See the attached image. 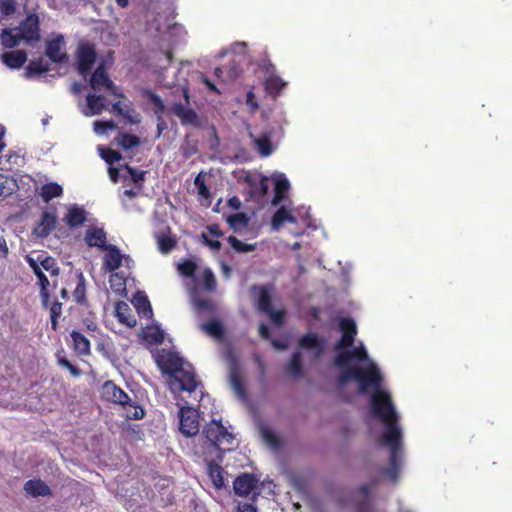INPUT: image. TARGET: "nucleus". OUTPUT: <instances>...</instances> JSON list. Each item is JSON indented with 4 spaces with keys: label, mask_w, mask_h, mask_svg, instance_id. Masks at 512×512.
Instances as JSON below:
<instances>
[{
    "label": "nucleus",
    "mask_w": 512,
    "mask_h": 512,
    "mask_svg": "<svg viewBox=\"0 0 512 512\" xmlns=\"http://www.w3.org/2000/svg\"><path fill=\"white\" fill-rule=\"evenodd\" d=\"M355 372V381L358 383V390L361 394L366 393L370 387L375 389L371 397V409L373 414L385 424V429L378 439V444L390 450L389 465L382 469V474L388 477L390 481L396 482L401 466L403 434L391 396L388 392L380 389L383 377L376 365L371 364L366 368L357 367Z\"/></svg>",
    "instance_id": "1"
},
{
    "label": "nucleus",
    "mask_w": 512,
    "mask_h": 512,
    "mask_svg": "<svg viewBox=\"0 0 512 512\" xmlns=\"http://www.w3.org/2000/svg\"><path fill=\"white\" fill-rule=\"evenodd\" d=\"M205 438L210 445L219 451L218 458L222 460L225 451L232 450L235 445L234 435L227 430L221 420H212L203 430Z\"/></svg>",
    "instance_id": "2"
},
{
    "label": "nucleus",
    "mask_w": 512,
    "mask_h": 512,
    "mask_svg": "<svg viewBox=\"0 0 512 512\" xmlns=\"http://www.w3.org/2000/svg\"><path fill=\"white\" fill-rule=\"evenodd\" d=\"M95 46L88 41L80 42L76 50L77 70L80 75L86 76L96 61Z\"/></svg>",
    "instance_id": "3"
},
{
    "label": "nucleus",
    "mask_w": 512,
    "mask_h": 512,
    "mask_svg": "<svg viewBox=\"0 0 512 512\" xmlns=\"http://www.w3.org/2000/svg\"><path fill=\"white\" fill-rule=\"evenodd\" d=\"M199 413L196 409L184 406L179 409L180 432L187 436H195L199 432Z\"/></svg>",
    "instance_id": "4"
},
{
    "label": "nucleus",
    "mask_w": 512,
    "mask_h": 512,
    "mask_svg": "<svg viewBox=\"0 0 512 512\" xmlns=\"http://www.w3.org/2000/svg\"><path fill=\"white\" fill-rule=\"evenodd\" d=\"M157 364L164 374L174 376L184 366L183 359L176 352H163L157 358Z\"/></svg>",
    "instance_id": "5"
},
{
    "label": "nucleus",
    "mask_w": 512,
    "mask_h": 512,
    "mask_svg": "<svg viewBox=\"0 0 512 512\" xmlns=\"http://www.w3.org/2000/svg\"><path fill=\"white\" fill-rule=\"evenodd\" d=\"M101 398L107 402L122 405L127 404L130 396L113 381L104 382L100 389Z\"/></svg>",
    "instance_id": "6"
},
{
    "label": "nucleus",
    "mask_w": 512,
    "mask_h": 512,
    "mask_svg": "<svg viewBox=\"0 0 512 512\" xmlns=\"http://www.w3.org/2000/svg\"><path fill=\"white\" fill-rule=\"evenodd\" d=\"M40 22L39 17L35 13H31L21 21L18 31L25 41H38L40 39Z\"/></svg>",
    "instance_id": "7"
},
{
    "label": "nucleus",
    "mask_w": 512,
    "mask_h": 512,
    "mask_svg": "<svg viewBox=\"0 0 512 512\" xmlns=\"http://www.w3.org/2000/svg\"><path fill=\"white\" fill-rule=\"evenodd\" d=\"M340 330L342 331V335L338 343L336 344V349L349 348L353 345L355 336L357 334L356 323L352 318H341L339 322Z\"/></svg>",
    "instance_id": "8"
},
{
    "label": "nucleus",
    "mask_w": 512,
    "mask_h": 512,
    "mask_svg": "<svg viewBox=\"0 0 512 512\" xmlns=\"http://www.w3.org/2000/svg\"><path fill=\"white\" fill-rule=\"evenodd\" d=\"M89 83L93 90L106 88L112 94L117 95L116 86L107 74L103 63H101L92 73Z\"/></svg>",
    "instance_id": "9"
},
{
    "label": "nucleus",
    "mask_w": 512,
    "mask_h": 512,
    "mask_svg": "<svg viewBox=\"0 0 512 512\" xmlns=\"http://www.w3.org/2000/svg\"><path fill=\"white\" fill-rule=\"evenodd\" d=\"M173 377L179 383V388L182 391L196 392L197 388L201 385L191 367L185 368L183 366L181 371H178Z\"/></svg>",
    "instance_id": "10"
},
{
    "label": "nucleus",
    "mask_w": 512,
    "mask_h": 512,
    "mask_svg": "<svg viewBox=\"0 0 512 512\" xmlns=\"http://www.w3.org/2000/svg\"><path fill=\"white\" fill-rule=\"evenodd\" d=\"M351 359H356L359 362L368 360V354L364 346L355 347L352 350H345L337 353L334 358V365L338 368H344L349 365Z\"/></svg>",
    "instance_id": "11"
},
{
    "label": "nucleus",
    "mask_w": 512,
    "mask_h": 512,
    "mask_svg": "<svg viewBox=\"0 0 512 512\" xmlns=\"http://www.w3.org/2000/svg\"><path fill=\"white\" fill-rule=\"evenodd\" d=\"M103 251H107L103 259V265L107 271L114 272L122 266V261H131L129 255H123L115 245H108Z\"/></svg>",
    "instance_id": "12"
},
{
    "label": "nucleus",
    "mask_w": 512,
    "mask_h": 512,
    "mask_svg": "<svg viewBox=\"0 0 512 512\" xmlns=\"http://www.w3.org/2000/svg\"><path fill=\"white\" fill-rule=\"evenodd\" d=\"M258 478L252 473H242L233 482V489L238 496H248L257 486Z\"/></svg>",
    "instance_id": "13"
},
{
    "label": "nucleus",
    "mask_w": 512,
    "mask_h": 512,
    "mask_svg": "<svg viewBox=\"0 0 512 512\" xmlns=\"http://www.w3.org/2000/svg\"><path fill=\"white\" fill-rule=\"evenodd\" d=\"M171 111L180 119L182 125L201 126L198 114L192 108L185 107L181 102L174 103Z\"/></svg>",
    "instance_id": "14"
},
{
    "label": "nucleus",
    "mask_w": 512,
    "mask_h": 512,
    "mask_svg": "<svg viewBox=\"0 0 512 512\" xmlns=\"http://www.w3.org/2000/svg\"><path fill=\"white\" fill-rule=\"evenodd\" d=\"M84 241L88 247H96L100 250H104L109 245L106 232L98 227H89L85 232Z\"/></svg>",
    "instance_id": "15"
},
{
    "label": "nucleus",
    "mask_w": 512,
    "mask_h": 512,
    "mask_svg": "<svg viewBox=\"0 0 512 512\" xmlns=\"http://www.w3.org/2000/svg\"><path fill=\"white\" fill-rule=\"evenodd\" d=\"M30 268L33 270V273L38 278L39 285H40V295L42 298L43 305L47 306L49 301V290L48 287L50 285V282L46 275L43 273L41 267L37 265V261H34L33 257L27 256L26 258Z\"/></svg>",
    "instance_id": "16"
},
{
    "label": "nucleus",
    "mask_w": 512,
    "mask_h": 512,
    "mask_svg": "<svg viewBox=\"0 0 512 512\" xmlns=\"http://www.w3.org/2000/svg\"><path fill=\"white\" fill-rule=\"evenodd\" d=\"M64 44V37L62 35H58L47 43L46 55L51 61L62 63L67 59V54L63 52Z\"/></svg>",
    "instance_id": "17"
},
{
    "label": "nucleus",
    "mask_w": 512,
    "mask_h": 512,
    "mask_svg": "<svg viewBox=\"0 0 512 512\" xmlns=\"http://www.w3.org/2000/svg\"><path fill=\"white\" fill-rule=\"evenodd\" d=\"M56 222L57 218L54 213L43 212L40 222L34 228V234L41 238L47 237L54 230Z\"/></svg>",
    "instance_id": "18"
},
{
    "label": "nucleus",
    "mask_w": 512,
    "mask_h": 512,
    "mask_svg": "<svg viewBox=\"0 0 512 512\" xmlns=\"http://www.w3.org/2000/svg\"><path fill=\"white\" fill-rule=\"evenodd\" d=\"M87 219V213L84 208L73 205L68 208L67 213L64 216L63 221L70 228H77L85 223Z\"/></svg>",
    "instance_id": "19"
},
{
    "label": "nucleus",
    "mask_w": 512,
    "mask_h": 512,
    "mask_svg": "<svg viewBox=\"0 0 512 512\" xmlns=\"http://www.w3.org/2000/svg\"><path fill=\"white\" fill-rule=\"evenodd\" d=\"M1 59L7 67L18 69L27 61V53L24 50L4 52L1 55Z\"/></svg>",
    "instance_id": "20"
},
{
    "label": "nucleus",
    "mask_w": 512,
    "mask_h": 512,
    "mask_svg": "<svg viewBox=\"0 0 512 512\" xmlns=\"http://www.w3.org/2000/svg\"><path fill=\"white\" fill-rule=\"evenodd\" d=\"M298 345L300 348L315 350L316 357H319L324 350L323 342L318 338V336L314 333H307L303 335L299 341Z\"/></svg>",
    "instance_id": "21"
},
{
    "label": "nucleus",
    "mask_w": 512,
    "mask_h": 512,
    "mask_svg": "<svg viewBox=\"0 0 512 512\" xmlns=\"http://www.w3.org/2000/svg\"><path fill=\"white\" fill-rule=\"evenodd\" d=\"M115 315L120 323L129 328H133L137 323L135 317L131 314L130 306L124 301L117 302Z\"/></svg>",
    "instance_id": "22"
},
{
    "label": "nucleus",
    "mask_w": 512,
    "mask_h": 512,
    "mask_svg": "<svg viewBox=\"0 0 512 512\" xmlns=\"http://www.w3.org/2000/svg\"><path fill=\"white\" fill-rule=\"evenodd\" d=\"M24 490L32 497L48 496L51 494L50 487L41 479L28 480L24 484Z\"/></svg>",
    "instance_id": "23"
},
{
    "label": "nucleus",
    "mask_w": 512,
    "mask_h": 512,
    "mask_svg": "<svg viewBox=\"0 0 512 512\" xmlns=\"http://www.w3.org/2000/svg\"><path fill=\"white\" fill-rule=\"evenodd\" d=\"M132 303L140 316L148 319L152 318L153 310L151 303L144 293L137 292L133 298Z\"/></svg>",
    "instance_id": "24"
},
{
    "label": "nucleus",
    "mask_w": 512,
    "mask_h": 512,
    "mask_svg": "<svg viewBox=\"0 0 512 512\" xmlns=\"http://www.w3.org/2000/svg\"><path fill=\"white\" fill-rule=\"evenodd\" d=\"M73 350L79 356H86L91 353L90 341L82 333L73 330L71 332Z\"/></svg>",
    "instance_id": "25"
},
{
    "label": "nucleus",
    "mask_w": 512,
    "mask_h": 512,
    "mask_svg": "<svg viewBox=\"0 0 512 512\" xmlns=\"http://www.w3.org/2000/svg\"><path fill=\"white\" fill-rule=\"evenodd\" d=\"M34 261H37V265L49 272L51 276H58L60 273V268L52 256L48 255L47 252L43 251L37 255V258H34Z\"/></svg>",
    "instance_id": "26"
},
{
    "label": "nucleus",
    "mask_w": 512,
    "mask_h": 512,
    "mask_svg": "<svg viewBox=\"0 0 512 512\" xmlns=\"http://www.w3.org/2000/svg\"><path fill=\"white\" fill-rule=\"evenodd\" d=\"M0 40L3 47L11 49L24 40L22 35L19 33L18 28H5L0 34Z\"/></svg>",
    "instance_id": "27"
},
{
    "label": "nucleus",
    "mask_w": 512,
    "mask_h": 512,
    "mask_svg": "<svg viewBox=\"0 0 512 512\" xmlns=\"http://www.w3.org/2000/svg\"><path fill=\"white\" fill-rule=\"evenodd\" d=\"M246 181L250 186L249 195L251 198L261 199L267 195L269 190V180L267 177L262 176L258 183L250 178H246Z\"/></svg>",
    "instance_id": "28"
},
{
    "label": "nucleus",
    "mask_w": 512,
    "mask_h": 512,
    "mask_svg": "<svg viewBox=\"0 0 512 512\" xmlns=\"http://www.w3.org/2000/svg\"><path fill=\"white\" fill-rule=\"evenodd\" d=\"M285 371L293 378H300L303 376L304 370L302 364V354L300 351H296L291 355L290 361L285 367Z\"/></svg>",
    "instance_id": "29"
},
{
    "label": "nucleus",
    "mask_w": 512,
    "mask_h": 512,
    "mask_svg": "<svg viewBox=\"0 0 512 512\" xmlns=\"http://www.w3.org/2000/svg\"><path fill=\"white\" fill-rule=\"evenodd\" d=\"M121 406L124 410L125 417L129 420H140L145 415L143 407L131 397L127 401V404H122Z\"/></svg>",
    "instance_id": "30"
},
{
    "label": "nucleus",
    "mask_w": 512,
    "mask_h": 512,
    "mask_svg": "<svg viewBox=\"0 0 512 512\" xmlns=\"http://www.w3.org/2000/svg\"><path fill=\"white\" fill-rule=\"evenodd\" d=\"M207 470L213 485L218 489L223 488L225 486L223 468L212 460L207 463Z\"/></svg>",
    "instance_id": "31"
},
{
    "label": "nucleus",
    "mask_w": 512,
    "mask_h": 512,
    "mask_svg": "<svg viewBox=\"0 0 512 512\" xmlns=\"http://www.w3.org/2000/svg\"><path fill=\"white\" fill-rule=\"evenodd\" d=\"M285 222L296 223V218L282 206L274 213L271 226L274 230H278Z\"/></svg>",
    "instance_id": "32"
},
{
    "label": "nucleus",
    "mask_w": 512,
    "mask_h": 512,
    "mask_svg": "<svg viewBox=\"0 0 512 512\" xmlns=\"http://www.w3.org/2000/svg\"><path fill=\"white\" fill-rule=\"evenodd\" d=\"M287 83L279 76L272 75L265 81V90L273 98L279 96L281 91L286 87Z\"/></svg>",
    "instance_id": "33"
},
{
    "label": "nucleus",
    "mask_w": 512,
    "mask_h": 512,
    "mask_svg": "<svg viewBox=\"0 0 512 512\" xmlns=\"http://www.w3.org/2000/svg\"><path fill=\"white\" fill-rule=\"evenodd\" d=\"M63 194V188L56 182L44 184L41 187L40 196L44 202H49L53 198L60 197Z\"/></svg>",
    "instance_id": "34"
},
{
    "label": "nucleus",
    "mask_w": 512,
    "mask_h": 512,
    "mask_svg": "<svg viewBox=\"0 0 512 512\" xmlns=\"http://www.w3.org/2000/svg\"><path fill=\"white\" fill-rule=\"evenodd\" d=\"M370 489H371V486L367 485V484L361 485L358 488V492L364 499L357 502L355 512H372L373 511L371 500H370V495H369Z\"/></svg>",
    "instance_id": "35"
},
{
    "label": "nucleus",
    "mask_w": 512,
    "mask_h": 512,
    "mask_svg": "<svg viewBox=\"0 0 512 512\" xmlns=\"http://www.w3.org/2000/svg\"><path fill=\"white\" fill-rule=\"evenodd\" d=\"M259 293L257 298V308L259 311L265 313L270 311L272 307V298L270 291L267 287L261 286L259 287Z\"/></svg>",
    "instance_id": "36"
},
{
    "label": "nucleus",
    "mask_w": 512,
    "mask_h": 512,
    "mask_svg": "<svg viewBox=\"0 0 512 512\" xmlns=\"http://www.w3.org/2000/svg\"><path fill=\"white\" fill-rule=\"evenodd\" d=\"M289 181L286 178H278L275 181L274 197L272 200L273 205H278L285 197L289 189Z\"/></svg>",
    "instance_id": "37"
},
{
    "label": "nucleus",
    "mask_w": 512,
    "mask_h": 512,
    "mask_svg": "<svg viewBox=\"0 0 512 512\" xmlns=\"http://www.w3.org/2000/svg\"><path fill=\"white\" fill-rule=\"evenodd\" d=\"M155 238L158 249L163 254L169 253L176 246V240L168 234L158 233L155 235Z\"/></svg>",
    "instance_id": "38"
},
{
    "label": "nucleus",
    "mask_w": 512,
    "mask_h": 512,
    "mask_svg": "<svg viewBox=\"0 0 512 512\" xmlns=\"http://www.w3.org/2000/svg\"><path fill=\"white\" fill-rule=\"evenodd\" d=\"M202 329L216 339L224 337V327L218 320H210L202 325Z\"/></svg>",
    "instance_id": "39"
},
{
    "label": "nucleus",
    "mask_w": 512,
    "mask_h": 512,
    "mask_svg": "<svg viewBox=\"0 0 512 512\" xmlns=\"http://www.w3.org/2000/svg\"><path fill=\"white\" fill-rule=\"evenodd\" d=\"M87 105L92 115L101 114L105 108L104 97L102 95L88 94Z\"/></svg>",
    "instance_id": "40"
},
{
    "label": "nucleus",
    "mask_w": 512,
    "mask_h": 512,
    "mask_svg": "<svg viewBox=\"0 0 512 512\" xmlns=\"http://www.w3.org/2000/svg\"><path fill=\"white\" fill-rule=\"evenodd\" d=\"M227 241L230 246L238 253H248L256 250V244L244 243L233 235L229 236Z\"/></svg>",
    "instance_id": "41"
},
{
    "label": "nucleus",
    "mask_w": 512,
    "mask_h": 512,
    "mask_svg": "<svg viewBox=\"0 0 512 512\" xmlns=\"http://www.w3.org/2000/svg\"><path fill=\"white\" fill-rule=\"evenodd\" d=\"M230 384L239 397H245L246 390L241 379V376L236 369H233L230 372Z\"/></svg>",
    "instance_id": "42"
},
{
    "label": "nucleus",
    "mask_w": 512,
    "mask_h": 512,
    "mask_svg": "<svg viewBox=\"0 0 512 512\" xmlns=\"http://www.w3.org/2000/svg\"><path fill=\"white\" fill-rule=\"evenodd\" d=\"M62 351H59L57 354H56V357H57V363L59 366L63 367V368H66L69 370V372L71 373L72 376L74 377H79L81 374H82V370L72 364L65 356H63L62 354Z\"/></svg>",
    "instance_id": "43"
},
{
    "label": "nucleus",
    "mask_w": 512,
    "mask_h": 512,
    "mask_svg": "<svg viewBox=\"0 0 512 512\" xmlns=\"http://www.w3.org/2000/svg\"><path fill=\"white\" fill-rule=\"evenodd\" d=\"M255 144L262 156H269L272 153L271 140L267 134H263L255 140Z\"/></svg>",
    "instance_id": "44"
},
{
    "label": "nucleus",
    "mask_w": 512,
    "mask_h": 512,
    "mask_svg": "<svg viewBox=\"0 0 512 512\" xmlns=\"http://www.w3.org/2000/svg\"><path fill=\"white\" fill-rule=\"evenodd\" d=\"M118 142L124 150H129L135 146H138L140 144V139L139 137L132 134L121 133L118 136Z\"/></svg>",
    "instance_id": "45"
},
{
    "label": "nucleus",
    "mask_w": 512,
    "mask_h": 512,
    "mask_svg": "<svg viewBox=\"0 0 512 512\" xmlns=\"http://www.w3.org/2000/svg\"><path fill=\"white\" fill-rule=\"evenodd\" d=\"M27 71L30 75H40L49 71L48 65L43 59L32 60L27 66Z\"/></svg>",
    "instance_id": "46"
},
{
    "label": "nucleus",
    "mask_w": 512,
    "mask_h": 512,
    "mask_svg": "<svg viewBox=\"0 0 512 512\" xmlns=\"http://www.w3.org/2000/svg\"><path fill=\"white\" fill-rule=\"evenodd\" d=\"M62 314V304L58 301H54L50 307V322L51 329L53 331H57L58 329V319Z\"/></svg>",
    "instance_id": "47"
},
{
    "label": "nucleus",
    "mask_w": 512,
    "mask_h": 512,
    "mask_svg": "<svg viewBox=\"0 0 512 512\" xmlns=\"http://www.w3.org/2000/svg\"><path fill=\"white\" fill-rule=\"evenodd\" d=\"M357 367H344V370L337 377V384L344 386L351 380L355 381Z\"/></svg>",
    "instance_id": "48"
},
{
    "label": "nucleus",
    "mask_w": 512,
    "mask_h": 512,
    "mask_svg": "<svg viewBox=\"0 0 512 512\" xmlns=\"http://www.w3.org/2000/svg\"><path fill=\"white\" fill-rule=\"evenodd\" d=\"M124 110L121 116L130 124H139L141 122L140 115L133 109L130 104H124Z\"/></svg>",
    "instance_id": "49"
},
{
    "label": "nucleus",
    "mask_w": 512,
    "mask_h": 512,
    "mask_svg": "<svg viewBox=\"0 0 512 512\" xmlns=\"http://www.w3.org/2000/svg\"><path fill=\"white\" fill-rule=\"evenodd\" d=\"M85 291H86L85 280H84L83 275L80 273L79 281H78L77 286L73 292V296L77 303H79V304L85 303V301H86Z\"/></svg>",
    "instance_id": "50"
},
{
    "label": "nucleus",
    "mask_w": 512,
    "mask_h": 512,
    "mask_svg": "<svg viewBox=\"0 0 512 512\" xmlns=\"http://www.w3.org/2000/svg\"><path fill=\"white\" fill-rule=\"evenodd\" d=\"M203 286L207 291H214L217 286L216 278L210 269H206L202 275Z\"/></svg>",
    "instance_id": "51"
},
{
    "label": "nucleus",
    "mask_w": 512,
    "mask_h": 512,
    "mask_svg": "<svg viewBox=\"0 0 512 512\" xmlns=\"http://www.w3.org/2000/svg\"><path fill=\"white\" fill-rule=\"evenodd\" d=\"M147 97L151 101V103L153 104V106L155 108L154 111H155L156 116L157 117H159V115L162 116L165 111V105H164L162 99L160 98V96L153 92H147Z\"/></svg>",
    "instance_id": "52"
},
{
    "label": "nucleus",
    "mask_w": 512,
    "mask_h": 512,
    "mask_svg": "<svg viewBox=\"0 0 512 512\" xmlns=\"http://www.w3.org/2000/svg\"><path fill=\"white\" fill-rule=\"evenodd\" d=\"M179 272L186 277H192L195 274V271L197 269V265L195 262L191 260H185L181 264H179Z\"/></svg>",
    "instance_id": "53"
},
{
    "label": "nucleus",
    "mask_w": 512,
    "mask_h": 512,
    "mask_svg": "<svg viewBox=\"0 0 512 512\" xmlns=\"http://www.w3.org/2000/svg\"><path fill=\"white\" fill-rule=\"evenodd\" d=\"M194 184L198 189V194L202 196L203 198H209L210 197V191L207 185L205 184L204 177L201 173H199L195 180Z\"/></svg>",
    "instance_id": "54"
},
{
    "label": "nucleus",
    "mask_w": 512,
    "mask_h": 512,
    "mask_svg": "<svg viewBox=\"0 0 512 512\" xmlns=\"http://www.w3.org/2000/svg\"><path fill=\"white\" fill-rule=\"evenodd\" d=\"M127 172L129 173L133 183L135 185H139L141 187L140 183L145 180L146 171L138 170L136 168L130 167L126 165Z\"/></svg>",
    "instance_id": "55"
},
{
    "label": "nucleus",
    "mask_w": 512,
    "mask_h": 512,
    "mask_svg": "<svg viewBox=\"0 0 512 512\" xmlns=\"http://www.w3.org/2000/svg\"><path fill=\"white\" fill-rule=\"evenodd\" d=\"M101 157L108 163L113 164L115 162H118L122 159V155L119 151L113 150V149H106L103 150L101 153Z\"/></svg>",
    "instance_id": "56"
},
{
    "label": "nucleus",
    "mask_w": 512,
    "mask_h": 512,
    "mask_svg": "<svg viewBox=\"0 0 512 512\" xmlns=\"http://www.w3.org/2000/svg\"><path fill=\"white\" fill-rule=\"evenodd\" d=\"M276 326H281L284 323L285 312L283 310H274L271 308L270 311L265 312Z\"/></svg>",
    "instance_id": "57"
},
{
    "label": "nucleus",
    "mask_w": 512,
    "mask_h": 512,
    "mask_svg": "<svg viewBox=\"0 0 512 512\" xmlns=\"http://www.w3.org/2000/svg\"><path fill=\"white\" fill-rule=\"evenodd\" d=\"M116 124L114 123V121L112 120H109V121H100V120H97L94 122V129L96 132H106L108 130H114L116 128Z\"/></svg>",
    "instance_id": "58"
},
{
    "label": "nucleus",
    "mask_w": 512,
    "mask_h": 512,
    "mask_svg": "<svg viewBox=\"0 0 512 512\" xmlns=\"http://www.w3.org/2000/svg\"><path fill=\"white\" fill-rule=\"evenodd\" d=\"M0 10L5 16L12 15L15 12V0H1Z\"/></svg>",
    "instance_id": "59"
},
{
    "label": "nucleus",
    "mask_w": 512,
    "mask_h": 512,
    "mask_svg": "<svg viewBox=\"0 0 512 512\" xmlns=\"http://www.w3.org/2000/svg\"><path fill=\"white\" fill-rule=\"evenodd\" d=\"M227 221L231 226H235L236 224L246 225L248 220L244 213H236L230 215Z\"/></svg>",
    "instance_id": "60"
},
{
    "label": "nucleus",
    "mask_w": 512,
    "mask_h": 512,
    "mask_svg": "<svg viewBox=\"0 0 512 512\" xmlns=\"http://www.w3.org/2000/svg\"><path fill=\"white\" fill-rule=\"evenodd\" d=\"M111 287H118L117 290L125 288V280L124 277L120 276L119 273L115 272L111 274L110 279Z\"/></svg>",
    "instance_id": "61"
},
{
    "label": "nucleus",
    "mask_w": 512,
    "mask_h": 512,
    "mask_svg": "<svg viewBox=\"0 0 512 512\" xmlns=\"http://www.w3.org/2000/svg\"><path fill=\"white\" fill-rule=\"evenodd\" d=\"M201 238L203 240V243L210 247L212 250H219L222 246L219 240H212L208 238V236L205 233L201 234Z\"/></svg>",
    "instance_id": "62"
},
{
    "label": "nucleus",
    "mask_w": 512,
    "mask_h": 512,
    "mask_svg": "<svg viewBox=\"0 0 512 512\" xmlns=\"http://www.w3.org/2000/svg\"><path fill=\"white\" fill-rule=\"evenodd\" d=\"M8 178L0 175V197L8 196L12 192V188L7 187Z\"/></svg>",
    "instance_id": "63"
},
{
    "label": "nucleus",
    "mask_w": 512,
    "mask_h": 512,
    "mask_svg": "<svg viewBox=\"0 0 512 512\" xmlns=\"http://www.w3.org/2000/svg\"><path fill=\"white\" fill-rule=\"evenodd\" d=\"M200 79L209 91L220 94V91L217 89L216 85L207 76L201 74Z\"/></svg>",
    "instance_id": "64"
}]
</instances>
